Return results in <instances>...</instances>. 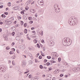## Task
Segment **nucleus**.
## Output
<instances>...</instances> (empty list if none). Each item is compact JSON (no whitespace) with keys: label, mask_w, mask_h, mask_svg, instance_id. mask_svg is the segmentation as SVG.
Instances as JSON below:
<instances>
[{"label":"nucleus","mask_w":80,"mask_h":80,"mask_svg":"<svg viewBox=\"0 0 80 80\" xmlns=\"http://www.w3.org/2000/svg\"><path fill=\"white\" fill-rule=\"evenodd\" d=\"M74 20V22H72V24H71V23H72V21H69L68 23L69 25H71V26H73V25H77V21L75 20H77V18H75Z\"/></svg>","instance_id":"f257e3e1"},{"label":"nucleus","mask_w":80,"mask_h":80,"mask_svg":"<svg viewBox=\"0 0 80 80\" xmlns=\"http://www.w3.org/2000/svg\"><path fill=\"white\" fill-rule=\"evenodd\" d=\"M71 43H72V41L71 42L67 41V42L62 43V44L64 46H69L71 44Z\"/></svg>","instance_id":"f03ea898"},{"label":"nucleus","mask_w":80,"mask_h":80,"mask_svg":"<svg viewBox=\"0 0 80 80\" xmlns=\"http://www.w3.org/2000/svg\"><path fill=\"white\" fill-rule=\"evenodd\" d=\"M67 42H70V39L68 38H65L62 40V43Z\"/></svg>","instance_id":"7ed1b4c3"},{"label":"nucleus","mask_w":80,"mask_h":80,"mask_svg":"<svg viewBox=\"0 0 80 80\" xmlns=\"http://www.w3.org/2000/svg\"><path fill=\"white\" fill-rule=\"evenodd\" d=\"M4 79L5 80H8V78H9V76H8V73H6L5 74L4 76Z\"/></svg>","instance_id":"20e7f679"},{"label":"nucleus","mask_w":80,"mask_h":80,"mask_svg":"<svg viewBox=\"0 0 80 80\" xmlns=\"http://www.w3.org/2000/svg\"><path fill=\"white\" fill-rule=\"evenodd\" d=\"M27 65V63L25 61H23L22 63V68H24L26 65Z\"/></svg>","instance_id":"39448f33"},{"label":"nucleus","mask_w":80,"mask_h":80,"mask_svg":"<svg viewBox=\"0 0 80 80\" xmlns=\"http://www.w3.org/2000/svg\"><path fill=\"white\" fill-rule=\"evenodd\" d=\"M0 70H2V72H5V70H6V68L5 67H4L3 68H0Z\"/></svg>","instance_id":"423d86ee"},{"label":"nucleus","mask_w":80,"mask_h":80,"mask_svg":"<svg viewBox=\"0 0 80 80\" xmlns=\"http://www.w3.org/2000/svg\"><path fill=\"white\" fill-rule=\"evenodd\" d=\"M42 2H43V1L42 0H38V4H40V3H42Z\"/></svg>","instance_id":"0eeeda50"},{"label":"nucleus","mask_w":80,"mask_h":80,"mask_svg":"<svg viewBox=\"0 0 80 80\" xmlns=\"http://www.w3.org/2000/svg\"><path fill=\"white\" fill-rule=\"evenodd\" d=\"M3 38H4V40H8V38H7V36H3Z\"/></svg>","instance_id":"6e6552de"},{"label":"nucleus","mask_w":80,"mask_h":80,"mask_svg":"<svg viewBox=\"0 0 80 80\" xmlns=\"http://www.w3.org/2000/svg\"><path fill=\"white\" fill-rule=\"evenodd\" d=\"M16 40H20V37H19V36H17L16 38Z\"/></svg>","instance_id":"1a4fd4ad"},{"label":"nucleus","mask_w":80,"mask_h":80,"mask_svg":"<svg viewBox=\"0 0 80 80\" xmlns=\"http://www.w3.org/2000/svg\"><path fill=\"white\" fill-rule=\"evenodd\" d=\"M47 80H51L52 78L50 77H49V76H48L47 77Z\"/></svg>","instance_id":"9d476101"},{"label":"nucleus","mask_w":80,"mask_h":80,"mask_svg":"<svg viewBox=\"0 0 80 80\" xmlns=\"http://www.w3.org/2000/svg\"><path fill=\"white\" fill-rule=\"evenodd\" d=\"M1 17L2 18H5L6 17V16H5L4 14H2L1 15Z\"/></svg>","instance_id":"9b49d317"},{"label":"nucleus","mask_w":80,"mask_h":80,"mask_svg":"<svg viewBox=\"0 0 80 80\" xmlns=\"http://www.w3.org/2000/svg\"><path fill=\"white\" fill-rule=\"evenodd\" d=\"M50 62L51 63H55L56 62V61L53 60H51L50 61Z\"/></svg>","instance_id":"f8f14e48"},{"label":"nucleus","mask_w":80,"mask_h":80,"mask_svg":"<svg viewBox=\"0 0 80 80\" xmlns=\"http://www.w3.org/2000/svg\"><path fill=\"white\" fill-rule=\"evenodd\" d=\"M76 70L78 71V72H80V68H76Z\"/></svg>","instance_id":"ddd939ff"},{"label":"nucleus","mask_w":80,"mask_h":80,"mask_svg":"<svg viewBox=\"0 0 80 80\" xmlns=\"http://www.w3.org/2000/svg\"><path fill=\"white\" fill-rule=\"evenodd\" d=\"M11 28H12L13 30H15L16 29V28H15V26H13Z\"/></svg>","instance_id":"4468645a"},{"label":"nucleus","mask_w":80,"mask_h":80,"mask_svg":"<svg viewBox=\"0 0 80 80\" xmlns=\"http://www.w3.org/2000/svg\"><path fill=\"white\" fill-rule=\"evenodd\" d=\"M27 29H25L24 31V33H27Z\"/></svg>","instance_id":"2eb2a0df"},{"label":"nucleus","mask_w":80,"mask_h":80,"mask_svg":"<svg viewBox=\"0 0 80 80\" xmlns=\"http://www.w3.org/2000/svg\"><path fill=\"white\" fill-rule=\"evenodd\" d=\"M58 5L57 6L56 4L54 5V8H57L58 7Z\"/></svg>","instance_id":"dca6fc26"},{"label":"nucleus","mask_w":80,"mask_h":80,"mask_svg":"<svg viewBox=\"0 0 80 80\" xmlns=\"http://www.w3.org/2000/svg\"><path fill=\"white\" fill-rule=\"evenodd\" d=\"M10 46L7 47H6V49L7 50H9V49H10Z\"/></svg>","instance_id":"f3484780"},{"label":"nucleus","mask_w":80,"mask_h":80,"mask_svg":"<svg viewBox=\"0 0 80 80\" xmlns=\"http://www.w3.org/2000/svg\"><path fill=\"white\" fill-rule=\"evenodd\" d=\"M24 10H23L21 12V14H22V15H23V14H24Z\"/></svg>","instance_id":"a211bd4d"},{"label":"nucleus","mask_w":80,"mask_h":80,"mask_svg":"<svg viewBox=\"0 0 80 80\" xmlns=\"http://www.w3.org/2000/svg\"><path fill=\"white\" fill-rule=\"evenodd\" d=\"M13 8H15L14 10H17V9H18V7H14Z\"/></svg>","instance_id":"6ab92c4d"},{"label":"nucleus","mask_w":80,"mask_h":80,"mask_svg":"<svg viewBox=\"0 0 80 80\" xmlns=\"http://www.w3.org/2000/svg\"><path fill=\"white\" fill-rule=\"evenodd\" d=\"M57 13H59V12H60V9L58 8V9H57Z\"/></svg>","instance_id":"aec40b11"},{"label":"nucleus","mask_w":80,"mask_h":80,"mask_svg":"<svg viewBox=\"0 0 80 80\" xmlns=\"http://www.w3.org/2000/svg\"><path fill=\"white\" fill-rule=\"evenodd\" d=\"M8 7H10V6H11V2H8Z\"/></svg>","instance_id":"412c9836"},{"label":"nucleus","mask_w":80,"mask_h":80,"mask_svg":"<svg viewBox=\"0 0 80 80\" xmlns=\"http://www.w3.org/2000/svg\"><path fill=\"white\" fill-rule=\"evenodd\" d=\"M39 68H40L41 69H42V68H43V66H42V65H40L39 66Z\"/></svg>","instance_id":"4be33fe9"},{"label":"nucleus","mask_w":80,"mask_h":80,"mask_svg":"<svg viewBox=\"0 0 80 80\" xmlns=\"http://www.w3.org/2000/svg\"><path fill=\"white\" fill-rule=\"evenodd\" d=\"M50 65V63L49 62H47L46 63V65L47 66H49Z\"/></svg>","instance_id":"5701e85b"},{"label":"nucleus","mask_w":80,"mask_h":80,"mask_svg":"<svg viewBox=\"0 0 80 80\" xmlns=\"http://www.w3.org/2000/svg\"><path fill=\"white\" fill-rule=\"evenodd\" d=\"M33 42H34L35 43H37V39H34L33 40Z\"/></svg>","instance_id":"b1692460"},{"label":"nucleus","mask_w":80,"mask_h":80,"mask_svg":"<svg viewBox=\"0 0 80 80\" xmlns=\"http://www.w3.org/2000/svg\"><path fill=\"white\" fill-rule=\"evenodd\" d=\"M57 71L55 73L56 74H58V73H59V72H60V71H59V70L58 69H57Z\"/></svg>","instance_id":"393cba45"},{"label":"nucleus","mask_w":80,"mask_h":80,"mask_svg":"<svg viewBox=\"0 0 80 80\" xmlns=\"http://www.w3.org/2000/svg\"><path fill=\"white\" fill-rule=\"evenodd\" d=\"M28 18L29 20H32V17H29Z\"/></svg>","instance_id":"a878e982"},{"label":"nucleus","mask_w":80,"mask_h":80,"mask_svg":"<svg viewBox=\"0 0 80 80\" xmlns=\"http://www.w3.org/2000/svg\"><path fill=\"white\" fill-rule=\"evenodd\" d=\"M60 61H61V58H58V62H60Z\"/></svg>","instance_id":"bb28decb"},{"label":"nucleus","mask_w":80,"mask_h":80,"mask_svg":"<svg viewBox=\"0 0 80 80\" xmlns=\"http://www.w3.org/2000/svg\"><path fill=\"white\" fill-rule=\"evenodd\" d=\"M47 58H48V59H50V58H52V57H51V56H47Z\"/></svg>","instance_id":"cd10ccee"},{"label":"nucleus","mask_w":80,"mask_h":80,"mask_svg":"<svg viewBox=\"0 0 80 80\" xmlns=\"http://www.w3.org/2000/svg\"><path fill=\"white\" fill-rule=\"evenodd\" d=\"M37 46L38 48H40V46L39 45V44H38V43L37 44Z\"/></svg>","instance_id":"c85d7f7f"},{"label":"nucleus","mask_w":80,"mask_h":80,"mask_svg":"<svg viewBox=\"0 0 80 80\" xmlns=\"http://www.w3.org/2000/svg\"><path fill=\"white\" fill-rule=\"evenodd\" d=\"M4 14L6 15H8V12H4Z\"/></svg>","instance_id":"c756f323"},{"label":"nucleus","mask_w":80,"mask_h":80,"mask_svg":"<svg viewBox=\"0 0 80 80\" xmlns=\"http://www.w3.org/2000/svg\"><path fill=\"white\" fill-rule=\"evenodd\" d=\"M27 25V23H25L24 24V26L25 27H26Z\"/></svg>","instance_id":"7c9ffc66"},{"label":"nucleus","mask_w":80,"mask_h":80,"mask_svg":"<svg viewBox=\"0 0 80 80\" xmlns=\"http://www.w3.org/2000/svg\"><path fill=\"white\" fill-rule=\"evenodd\" d=\"M28 8H29L27 6H26L25 9L26 10H28Z\"/></svg>","instance_id":"2f4dec72"},{"label":"nucleus","mask_w":80,"mask_h":80,"mask_svg":"<svg viewBox=\"0 0 80 80\" xmlns=\"http://www.w3.org/2000/svg\"><path fill=\"white\" fill-rule=\"evenodd\" d=\"M39 5H43V2H41Z\"/></svg>","instance_id":"473e14b6"},{"label":"nucleus","mask_w":80,"mask_h":80,"mask_svg":"<svg viewBox=\"0 0 80 80\" xmlns=\"http://www.w3.org/2000/svg\"><path fill=\"white\" fill-rule=\"evenodd\" d=\"M41 55L42 57H45V54L44 53H41Z\"/></svg>","instance_id":"72a5a7b5"},{"label":"nucleus","mask_w":80,"mask_h":80,"mask_svg":"<svg viewBox=\"0 0 80 80\" xmlns=\"http://www.w3.org/2000/svg\"><path fill=\"white\" fill-rule=\"evenodd\" d=\"M42 56L41 55L39 56V59H42Z\"/></svg>","instance_id":"f704fd0d"},{"label":"nucleus","mask_w":80,"mask_h":80,"mask_svg":"<svg viewBox=\"0 0 80 80\" xmlns=\"http://www.w3.org/2000/svg\"><path fill=\"white\" fill-rule=\"evenodd\" d=\"M72 70H73L74 72H75V71H76V68H73L72 69Z\"/></svg>","instance_id":"c9c22d12"},{"label":"nucleus","mask_w":80,"mask_h":80,"mask_svg":"<svg viewBox=\"0 0 80 80\" xmlns=\"http://www.w3.org/2000/svg\"><path fill=\"white\" fill-rule=\"evenodd\" d=\"M28 72H29V70H28V71L26 72H24V74H26V73H28Z\"/></svg>","instance_id":"e433bc0d"},{"label":"nucleus","mask_w":80,"mask_h":80,"mask_svg":"<svg viewBox=\"0 0 80 80\" xmlns=\"http://www.w3.org/2000/svg\"><path fill=\"white\" fill-rule=\"evenodd\" d=\"M33 21H31L29 22V23L30 24H32V23H33Z\"/></svg>","instance_id":"4c0bfd02"},{"label":"nucleus","mask_w":80,"mask_h":80,"mask_svg":"<svg viewBox=\"0 0 80 80\" xmlns=\"http://www.w3.org/2000/svg\"><path fill=\"white\" fill-rule=\"evenodd\" d=\"M21 25H23V21H21Z\"/></svg>","instance_id":"58836bf2"},{"label":"nucleus","mask_w":80,"mask_h":80,"mask_svg":"<svg viewBox=\"0 0 80 80\" xmlns=\"http://www.w3.org/2000/svg\"><path fill=\"white\" fill-rule=\"evenodd\" d=\"M47 61H48V60H47V59H44V63H46L47 62Z\"/></svg>","instance_id":"ea45409f"},{"label":"nucleus","mask_w":80,"mask_h":80,"mask_svg":"<svg viewBox=\"0 0 80 80\" xmlns=\"http://www.w3.org/2000/svg\"><path fill=\"white\" fill-rule=\"evenodd\" d=\"M15 33L14 32H12V36H14V35L15 34Z\"/></svg>","instance_id":"a19ab883"},{"label":"nucleus","mask_w":80,"mask_h":80,"mask_svg":"<svg viewBox=\"0 0 80 80\" xmlns=\"http://www.w3.org/2000/svg\"><path fill=\"white\" fill-rule=\"evenodd\" d=\"M60 76L61 77H63V74H60Z\"/></svg>","instance_id":"79ce46f5"},{"label":"nucleus","mask_w":80,"mask_h":80,"mask_svg":"<svg viewBox=\"0 0 80 80\" xmlns=\"http://www.w3.org/2000/svg\"><path fill=\"white\" fill-rule=\"evenodd\" d=\"M32 1H33V0H29V1H28V3H30V2H32Z\"/></svg>","instance_id":"37998d69"},{"label":"nucleus","mask_w":80,"mask_h":80,"mask_svg":"<svg viewBox=\"0 0 80 80\" xmlns=\"http://www.w3.org/2000/svg\"><path fill=\"white\" fill-rule=\"evenodd\" d=\"M35 62L36 63H37V62H38V59H35Z\"/></svg>","instance_id":"c03bdc74"},{"label":"nucleus","mask_w":80,"mask_h":80,"mask_svg":"<svg viewBox=\"0 0 80 80\" xmlns=\"http://www.w3.org/2000/svg\"><path fill=\"white\" fill-rule=\"evenodd\" d=\"M16 52H17L18 53V54L20 53V52H19V50H18L17 49V50H16Z\"/></svg>","instance_id":"a18cd8bd"},{"label":"nucleus","mask_w":80,"mask_h":80,"mask_svg":"<svg viewBox=\"0 0 80 80\" xmlns=\"http://www.w3.org/2000/svg\"><path fill=\"white\" fill-rule=\"evenodd\" d=\"M27 39H28V40H30L31 38H30L29 37H27Z\"/></svg>","instance_id":"49530a36"},{"label":"nucleus","mask_w":80,"mask_h":80,"mask_svg":"<svg viewBox=\"0 0 80 80\" xmlns=\"http://www.w3.org/2000/svg\"><path fill=\"white\" fill-rule=\"evenodd\" d=\"M35 78L36 80H38V78L37 76L35 77Z\"/></svg>","instance_id":"de8ad7c7"},{"label":"nucleus","mask_w":80,"mask_h":80,"mask_svg":"<svg viewBox=\"0 0 80 80\" xmlns=\"http://www.w3.org/2000/svg\"><path fill=\"white\" fill-rule=\"evenodd\" d=\"M32 33H34V34H36V32H35V31H32Z\"/></svg>","instance_id":"09e8293b"},{"label":"nucleus","mask_w":80,"mask_h":80,"mask_svg":"<svg viewBox=\"0 0 80 80\" xmlns=\"http://www.w3.org/2000/svg\"><path fill=\"white\" fill-rule=\"evenodd\" d=\"M15 45V43H14V42H12V44H11V45L12 46H13V45Z\"/></svg>","instance_id":"8fccbe9b"},{"label":"nucleus","mask_w":80,"mask_h":80,"mask_svg":"<svg viewBox=\"0 0 80 80\" xmlns=\"http://www.w3.org/2000/svg\"><path fill=\"white\" fill-rule=\"evenodd\" d=\"M23 19H25V17H26V16H25V15H23Z\"/></svg>","instance_id":"3c124183"},{"label":"nucleus","mask_w":80,"mask_h":80,"mask_svg":"<svg viewBox=\"0 0 80 80\" xmlns=\"http://www.w3.org/2000/svg\"><path fill=\"white\" fill-rule=\"evenodd\" d=\"M28 78H32V76H31L30 75H29L28 76Z\"/></svg>","instance_id":"603ef678"},{"label":"nucleus","mask_w":80,"mask_h":80,"mask_svg":"<svg viewBox=\"0 0 80 80\" xmlns=\"http://www.w3.org/2000/svg\"><path fill=\"white\" fill-rule=\"evenodd\" d=\"M3 5L0 6V8H3Z\"/></svg>","instance_id":"864d4df0"},{"label":"nucleus","mask_w":80,"mask_h":80,"mask_svg":"<svg viewBox=\"0 0 80 80\" xmlns=\"http://www.w3.org/2000/svg\"><path fill=\"white\" fill-rule=\"evenodd\" d=\"M12 63L13 65H15V64L14 63H13V61H12Z\"/></svg>","instance_id":"5fc2aeb1"},{"label":"nucleus","mask_w":80,"mask_h":80,"mask_svg":"<svg viewBox=\"0 0 80 80\" xmlns=\"http://www.w3.org/2000/svg\"><path fill=\"white\" fill-rule=\"evenodd\" d=\"M55 12L57 13V8H56V9H55Z\"/></svg>","instance_id":"6e6d98bb"},{"label":"nucleus","mask_w":80,"mask_h":80,"mask_svg":"<svg viewBox=\"0 0 80 80\" xmlns=\"http://www.w3.org/2000/svg\"><path fill=\"white\" fill-rule=\"evenodd\" d=\"M9 54H10V55H12V51H11L9 52Z\"/></svg>","instance_id":"4d7b16f0"},{"label":"nucleus","mask_w":80,"mask_h":80,"mask_svg":"<svg viewBox=\"0 0 80 80\" xmlns=\"http://www.w3.org/2000/svg\"><path fill=\"white\" fill-rule=\"evenodd\" d=\"M42 43H43L44 42V40L42 39L41 41Z\"/></svg>","instance_id":"13d9d810"},{"label":"nucleus","mask_w":80,"mask_h":80,"mask_svg":"<svg viewBox=\"0 0 80 80\" xmlns=\"http://www.w3.org/2000/svg\"><path fill=\"white\" fill-rule=\"evenodd\" d=\"M12 51H13V52H15V48H12Z\"/></svg>","instance_id":"bf43d9fd"},{"label":"nucleus","mask_w":80,"mask_h":80,"mask_svg":"<svg viewBox=\"0 0 80 80\" xmlns=\"http://www.w3.org/2000/svg\"><path fill=\"white\" fill-rule=\"evenodd\" d=\"M52 70V68H49V70Z\"/></svg>","instance_id":"052dcab7"},{"label":"nucleus","mask_w":80,"mask_h":80,"mask_svg":"<svg viewBox=\"0 0 80 80\" xmlns=\"http://www.w3.org/2000/svg\"><path fill=\"white\" fill-rule=\"evenodd\" d=\"M65 78H67V77H68V75H65Z\"/></svg>","instance_id":"680f3d73"},{"label":"nucleus","mask_w":80,"mask_h":80,"mask_svg":"<svg viewBox=\"0 0 80 80\" xmlns=\"http://www.w3.org/2000/svg\"><path fill=\"white\" fill-rule=\"evenodd\" d=\"M43 68H45V69H47V68L45 66H44Z\"/></svg>","instance_id":"e2e57ef3"},{"label":"nucleus","mask_w":80,"mask_h":80,"mask_svg":"<svg viewBox=\"0 0 80 80\" xmlns=\"http://www.w3.org/2000/svg\"><path fill=\"white\" fill-rule=\"evenodd\" d=\"M32 11L33 13H34V12H35V10L34 9H32Z\"/></svg>","instance_id":"0e129e2a"},{"label":"nucleus","mask_w":80,"mask_h":80,"mask_svg":"<svg viewBox=\"0 0 80 80\" xmlns=\"http://www.w3.org/2000/svg\"><path fill=\"white\" fill-rule=\"evenodd\" d=\"M18 36H21V35H20V33H18Z\"/></svg>","instance_id":"69168bd1"},{"label":"nucleus","mask_w":80,"mask_h":80,"mask_svg":"<svg viewBox=\"0 0 80 80\" xmlns=\"http://www.w3.org/2000/svg\"><path fill=\"white\" fill-rule=\"evenodd\" d=\"M40 34L42 36L43 35V31H42V32Z\"/></svg>","instance_id":"338daca9"},{"label":"nucleus","mask_w":80,"mask_h":80,"mask_svg":"<svg viewBox=\"0 0 80 80\" xmlns=\"http://www.w3.org/2000/svg\"><path fill=\"white\" fill-rule=\"evenodd\" d=\"M35 29V28L34 27L32 28L31 29L32 30H34Z\"/></svg>","instance_id":"774afa93"}]
</instances>
